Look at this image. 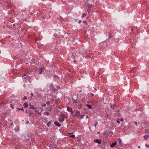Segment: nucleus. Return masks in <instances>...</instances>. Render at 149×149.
I'll return each instance as SVG.
<instances>
[{"label":"nucleus","instance_id":"nucleus-43","mask_svg":"<svg viewBox=\"0 0 149 149\" xmlns=\"http://www.w3.org/2000/svg\"><path fill=\"white\" fill-rule=\"evenodd\" d=\"M84 98H82L81 99V101H83L84 100Z\"/></svg>","mask_w":149,"mask_h":149},{"label":"nucleus","instance_id":"nucleus-49","mask_svg":"<svg viewBox=\"0 0 149 149\" xmlns=\"http://www.w3.org/2000/svg\"><path fill=\"white\" fill-rule=\"evenodd\" d=\"M13 25L14 26H15V24H13Z\"/></svg>","mask_w":149,"mask_h":149},{"label":"nucleus","instance_id":"nucleus-38","mask_svg":"<svg viewBox=\"0 0 149 149\" xmlns=\"http://www.w3.org/2000/svg\"><path fill=\"white\" fill-rule=\"evenodd\" d=\"M97 122L94 125V126L95 127H96V125H97Z\"/></svg>","mask_w":149,"mask_h":149},{"label":"nucleus","instance_id":"nucleus-5","mask_svg":"<svg viewBox=\"0 0 149 149\" xmlns=\"http://www.w3.org/2000/svg\"><path fill=\"white\" fill-rule=\"evenodd\" d=\"M94 142L96 143H98L99 144H100L101 143V140H99L98 139H94Z\"/></svg>","mask_w":149,"mask_h":149},{"label":"nucleus","instance_id":"nucleus-13","mask_svg":"<svg viewBox=\"0 0 149 149\" xmlns=\"http://www.w3.org/2000/svg\"><path fill=\"white\" fill-rule=\"evenodd\" d=\"M24 106L25 108H27L28 107V105L26 102H25L24 104Z\"/></svg>","mask_w":149,"mask_h":149},{"label":"nucleus","instance_id":"nucleus-19","mask_svg":"<svg viewBox=\"0 0 149 149\" xmlns=\"http://www.w3.org/2000/svg\"><path fill=\"white\" fill-rule=\"evenodd\" d=\"M82 104H80L79 105V106H78V109H81V108H82Z\"/></svg>","mask_w":149,"mask_h":149},{"label":"nucleus","instance_id":"nucleus-24","mask_svg":"<svg viewBox=\"0 0 149 149\" xmlns=\"http://www.w3.org/2000/svg\"><path fill=\"white\" fill-rule=\"evenodd\" d=\"M109 34V38H108V39H109L110 38H111L112 36H111V33H110Z\"/></svg>","mask_w":149,"mask_h":149},{"label":"nucleus","instance_id":"nucleus-10","mask_svg":"<svg viewBox=\"0 0 149 149\" xmlns=\"http://www.w3.org/2000/svg\"><path fill=\"white\" fill-rule=\"evenodd\" d=\"M87 53V52L86 51H85V53H82V55L83 56H84L85 57V58H86V57H88V58H90V56H84V54H86Z\"/></svg>","mask_w":149,"mask_h":149},{"label":"nucleus","instance_id":"nucleus-39","mask_svg":"<svg viewBox=\"0 0 149 149\" xmlns=\"http://www.w3.org/2000/svg\"><path fill=\"white\" fill-rule=\"evenodd\" d=\"M88 13H91V11H90V10H88Z\"/></svg>","mask_w":149,"mask_h":149},{"label":"nucleus","instance_id":"nucleus-15","mask_svg":"<svg viewBox=\"0 0 149 149\" xmlns=\"http://www.w3.org/2000/svg\"><path fill=\"white\" fill-rule=\"evenodd\" d=\"M86 106L88 107V108L90 109H92V107L89 104H87Z\"/></svg>","mask_w":149,"mask_h":149},{"label":"nucleus","instance_id":"nucleus-50","mask_svg":"<svg viewBox=\"0 0 149 149\" xmlns=\"http://www.w3.org/2000/svg\"><path fill=\"white\" fill-rule=\"evenodd\" d=\"M94 89H95V90H96V91H97V89H95V88Z\"/></svg>","mask_w":149,"mask_h":149},{"label":"nucleus","instance_id":"nucleus-25","mask_svg":"<svg viewBox=\"0 0 149 149\" xmlns=\"http://www.w3.org/2000/svg\"><path fill=\"white\" fill-rule=\"evenodd\" d=\"M70 137H71L74 138L75 137V135H74V134H72L70 136Z\"/></svg>","mask_w":149,"mask_h":149},{"label":"nucleus","instance_id":"nucleus-32","mask_svg":"<svg viewBox=\"0 0 149 149\" xmlns=\"http://www.w3.org/2000/svg\"><path fill=\"white\" fill-rule=\"evenodd\" d=\"M102 53L101 52H99L98 53V55H101Z\"/></svg>","mask_w":149,"mask_h":149},{"label":"nucleus","instance_id":"nucleus-27","mask_svg":"<svg viewBox=\"0 0 149 149\" xmlns=\"http://www.w3.org/2000/svg\"><path fill=\"white\" fill-rule=\"evenodd\" d=\"M46 103L47 105H49L50 104V102L49 101L46 102Z\"/></svg>","mask_w":149,"mask_h":149},{"label":"nucleus","instance_id":"nucleus-26","mask_svg":"<svg viewBox=\"0 0 149 149\" xmlns=\"http://www.w3.org/2000/svg\"><path fill=\"white\" fill-rule=\"evenodd\" d=\"M145 146L147 148H149V145L148 144H146L145 145Z\"/></svg>","mask_w":149,"mask_h":149},{"label":"nucleus","instance_id":"nucleus-22","mask_svg":"<svg viewBox=\"0 0 149 149\" xmlns=\"http://www.w3.org/2000/svg\"><path fill=\"white\" fill-rule=\"evenodd\" d=\"M86 15V14L85 13H84L82 15V17H85Z\"/></svg>","mask_w":149,"mask_h":149},{"label":"nucleus","instance_id":"nucleus-3","mask_svg":"<svg viewBox=\"0 0 149 149\" xmlns=\"http://www.w3.org/2000/svg\"><path fill=\"white\" fill-rule=\"evenodd\" d=\"M65 118H67L66 116L63 114H61L60 116L59 120L61 122H62L64 121Z\"/></svg>","mask_w":149,"mask_h":149},{"label":"nucleus","instance_id":"nucleus-33","mask_svg":"<svg viewBox=\"0 0 149 149\" xmlns=\"http://www.w3.org/2000/svg\"><path fill=\"white\" fill-rule=\"evenodd\" d=\"M42 107H45L46 106V104H44L42 105Z\"/></svg>","mask_w":149,"mask_h":149},{"label":"nucleus","instance_id":"nucleus-41","mask_svg":"<svg viewBox=\"0 0 149 149\" xmlns=\"http://www.w3.org/2000/svg\"><path fill=\"white\" fill-rule=\"evenodd\" d=\"M29 121H27L26 122V124H29Z\"/></svg>","mask_w":149,"mask_h":149},{"label":"nucleus","instance_id":"nucleus-42","mask_svg":"<svg viewBox=\"0 0 149 149\" xmlns=\"http://www.w3.org/2000/svg\"><path fill=\"white\" fill-rule=\"evenodd\" d=\"M91 94L93 96L94 95V94L93 93H91Z\"/></svg>","mask_w":149,"mask_h":149},{"label":"nucleus","instance_id":"nucleus-8","mask_svg":"<svg viewBox=\"0 0 149 149\" xmlns=\"http://www.w3.org/2000/svg\"><path fill=\"white\" fill-rule=\"evenodd\" d=\"M116 142H114L111 144L110 147L111 148H113L116 145Z\"/></svg>","mask_w":149,"mask_h":149},{"label":"nucleus","instance_id":"nucleus-14","mask_svg":"<svg viewBox=\"0 0 149 149\" xmlns=\"http://www.w3.org/2000/svg\"><path fill=\"white\" fill-rule=\"evenodd\" d=\"M74 111L76 113V114L77 115V116L80 115V112L79 111L77 110H75Z\"/></svg>","mask_w":149,"mask_h":149},{"label":"nucleus","instance_id":"nucleus-48","mask_svg":"<svg viewBox=\"0 0 149 149\" xmlns=\"http://www.w3.org/2000/svg\"><path fill=\"white\" fill-rule=\"evenodd\" d=\"M74 62H76V60H74Z\"/></svg>","mask_w":149,"mask_h":149},{"label":"nucleus","instance_id":"nucleus-2","mask_svg":"<svg viewBox=\"0 0 149 149\" xmlns=\"http://www.w3.org/2000/svg\"><path fill=\"white\" fill-rule=\"evenodd\" d=\"M74 96H75L72 97V101L73 103H79L80 102V101L78 99V95L75 94Z\"/></svg>","mask_w":149,"mask_h":149},{"label":"nucleus","instance_id":"nucleus-36","mask_svg":"<svg viewBox=\"0 0 149 149\" xmlns=\"http://www.w3.org/2000/svg\"><path fill=\"white\" fill-rule=\"evenodd\" d=\"M118 123H120V121H119V120H117L116 121Z\"/></svg>","mask_w":149,"mask_h":149},{"label":"nucleus","instance_id":"nucleus-52","mask_svg":"<svg viewBox=\"0 0 149 149\" xmlns=\"http://www.w3.org/2000/svg\"><path fill=\"white\" fill-rule=\"evenodd\" d=\"M11 124H13V123H12Z\"/></svg>","mask_w":149,"mask_h":149},{"label":"nucleus","instance_id":"nucleus-34","mask_svg":"<svg viewBox=\"0 0 149 149\" xmlns=\"http://www.w3.org/2000/svg\"><path fill=\"white\" fill-rule=\"evenodd\" d=\"M134 123L135 124V125H136V126H137L138 125L136 122L134 121Z\"/></svg>","mask_w":149,"mask_h":149},{"label":"nucleus","instance_id":"nucleus-51","mask_svg":"<svg viewBox=\"0 0 149 149\" xmlns=\"http://www.w3.org/2000/svg\"><path fill=\"white\" fill-rule=\"evenodd\" d=\"M26 113H27V111H26Z\"/></svg>","mask_w":149,"mask_h":149},{"label":"nucleus","instance_id":"nucleus-29","mask_svg":"<svg viewBox=\"0 0 149 149\" xmlns=\"http://www.w3.org/2000/svg\"><path fill=\"white\" fill-rule=\"evenodd\" d=\"M31 99H32V97L33 96V93H31Z\"/></svg>","mask_w":149,"mask_h":149},{"label":"nucleus","instance_id":"nucleus-47","mask_svg":"<svg viewBox=\"0 0 149 149\" xmlns=\"http://www.w3.org/2000/svg\"><path fill=\"white\" fill-rule=\"evenodd\" d=\"M31 115V113H30L29 114V116H30Z\"/></svg>","mask_w":149,"mask_h":149},{"label":"nucleus","instance_id":"nucleus-18","mask_svg":"<svg viewBox=\"0 0 149 149\" xmlns=\"http://www.w3.org/2000/svg\"><path fill=\"white\" fill-rule=\"evenodd\" d=\"M118 141H119V143L120 144L121 143V142H122V140H121V139H120V138H118Z\"/></svg>","mask_w":149,"mask_h":149},{"label":"nucleus","instance_id":"nucleus-20","mask_svg":"<svg viewBox=\"0 0 149 149\" xmlns=\"http://www.w3.org/2000/svg\"><path fill=\"white\" fill-rule=\"evenodd\" d=\"M51 122H48L47 124V126L49 127L50 126V125L51 124Z\"/></svg>","mask_w":149,"mask_h":149},{"label":"nucleus","instance_id":"nucleus-11","mask_svg":"<svg viewBox=\"0 0 149 149\" xmlns=\"http://www.w3.org/2000/svg\"><path fill=\"white\" fill-rule=\"evenodd\" d=\"M143 137L145 140L149 138V135H145L143 136Z\"/></svg>","mask_w":149,"mask_h":149},{"label":"nucleus","instance_id":"nucleus-46","mask_svg":"<svg viewBox=\"0 0 149 149\" xmlns=\"http://www.w3.org/2000/svg\"><path fill=\"white\" fill-rule=\"evenodd\" d=\"M25 86H26L25 84H24V87H25Z\"/></svg>","mask_w":149,"mask_h":149},{"label":"nucleus","instance_id":"nucleus-9","mask_svg":"<svg viewBox=\"0 0 149 149\" xmlns=\"http://www.w3.org/2000/svg\"><path fill=\"white\" fill-rule=\"evenodd\" d=\"M44 69L43 68H41L38 71V74H41L42 73V70Z\"/></svg>","mask_w":149,"mask_h":149},{"label":"nucleus","instance_id":"nucleus-37","mask_svg":"<svg viewBox=\"0 0 149 149\" xmlns=\"http://www.w3.org/2000/svg\"><path fill=\"white\" fill-rule=\"evenodd\" d=\"M42 18V20L44 19H45V17L44 16L41 17Z\"/></svg>","mask_w":149,"mask_h":149},{"label":"nucleus","instance_id":"nucleus-44","mask_svg":"<svg viewBox=\"0 0 149 149\" xmlns=\"http://www.w3.org/2000/svg\"><path fill=\"white\" fill-rule=\"evenodd\" d=\"M138 148H140V146H138Z\"/></svg>","mask_w":149,"mask_h":149},{"label":"nucleus","instance_id":"nucleus-30","mask_svg":"<svg viewBox=\"0 0 149 149\" xmlns=\"http://www.w3.org/2000/svg\"><path fill=\"white\" fill-rule=\"evenodd\" d=\"M83 22L85 23L86 24H87V23L86 22V21H83Z\"/></svg>","mask_w":149,"mask_h":149},{"label":"nucleus","instance_id":"nucleus-6","mask_svg":"<svg viewBox=\"0 0 149 149\" xmlns=\"http://www.w3.org/2000/svg\"><path fill=\"white\" fill-rule=\"evenodd\" d=\"M29 106L30 107V109H31L33 110L36 109V108H35V107H34L33 105H31V104H30Z\"/></svg>","mask_w":149,"mask_h":149},{"label":"nucleus","instance_id":"nucleus-21","mask_svg":"<svg viewBox=\"0 0 149 149\" xmlns=\"http://www.w3.org/2000/svg\"><path fill=\"white\" fill-rule=\"evenodd\" d=\"M10 107L13 109H14V105H13L12 104H10Z\"/></svg>","mask_w":149,"mask_h":149},{"label":"nucleus","instance_id":"nucleus-7","mask_svg":"<svg viewBox=\"0 0 149 149\" xmlns=\"http://www.w3.org/2000/svg\"><path fill=\"white\" fill-rule=\"evenodd\" d=\"M54 124L55 125L57 126L58 127H60L61 126V125L57 121H56L54 122Z\"/></svg>","mask_w":149,"mask_h":149},{"label":"nucleus","instance_id":"nucleus-12","mask_svg":"<svg viewBox=\"0 0 149 149\" xmlns=\"http://www.w3.org/2000/svg\"><path fill=\"white\" fill-rule=\"evenodd\" d=\"M17 109L18 110H21L22 111H24V109L23 107H22L21 108H17Z\"/></svg>","mask_w":149,"mask_h":149},{"label":"nucleus","instance_id":"nucleus-40","mask_svg":"<svg viewBox=\"0 0 149 149\" xmlns=\"http://www.w3.org/2000/svg\"><path fill=\"white\" fill-rule=\"evenodd\" d=\"M123 118H121V119H120L121 121H123Z\"/></svg>","mask_w":149,"mask_h":149},{"label":"nucleus","instance_id":"nucleus-45","mask_svg":"<svg viewBox=\"0 0 149 149\" xmlns=\"http://www.w3.org/2000/svg\"><path fill=\"white\" fill-rule=\"evenodd\" d=\"M79 92H81V90H80L79 91Z\"/></svg>","mask_w":149,"mask_h":149},{"label":"nucleus","instance_id":"nucleus-31","mask_svg":"<svg viewBox=\"0 0 149 149\" xmlns=\"http://www.w3.org/2000/svg\"><path fill=\"white\" fill-rule=\"evenodd\" d=\"M81 22V20H79L78 21V23L80 24Z\"/></svg>","mask_w":149,"mask_h":149},{"label":"nucleus","instance_id":"nucleus-35","mask_svg":"<svg viewBox=\"0 0 149 149\" xmlns=\"http://www.w3.org/2000/svg\"><path fill=\"white\" fill-rule=\"evenodd\" d=\"M111 108H112V109H113L114 108V106L113 105V106L112 105H111Z\"/></svg>","mask_w":149,"mask_h":149},{"label":"nucleus","instance_id":"nucleus-16","mask_svg":"<svg viewBox=\"0 0 149 149\" xmlns=\"http://www.w3.org/2000/svg\"><path fill=\"white\" fill-rule=\"evenodd\" d=\"M44 113H45V114L46 115H50V113L49 112H47V111L45 112Z\"/></svg>","mask_w":149,"mask_h":149},{"label":"nucleus","instance_id":"nucleus-17","mask_svg":"<svg viewBox=\"0 0 149 149\" xmlns=\"http://www.w3.org/2000/svg\"><path fill=\"white\" fill-rule=\"evenodd\" d=\"M79 116H80V117L81 118H83L84 116H85V115L84 114V115H82V114H80V115H79Z\"/></svg>","mask_w":149,"mask_h":149},{"label":"nucleus","instance_id":"nucleus-28","mask_svg":"<svg viewBox=\"0 0 149 149\" xmlns=\"http://www.w3.org/2000/svg\"><path fill=\"white\" fill-rule=\"evenodd\" d=\"M27 98V97L26 96H24V97H23V100H26V99Z\"/></svg>","mask_w":149,"mask_h":149},{"label":"nucleus","instance_id":"nucleus-23","mask_svg":"<svg viewBox=\"0 0 149 149\" xmlns=\"http://www.w3.org/2000/svg\"><path fill=\"white\" fill-rule=\"evenodd\" d=\"M75 55H76V54H73L72 55V58H74L75 56Z\"/></svg>","mask_w":149,"mask_h":149},{"label":"nucleus","instance_id":"nucleus-4","mask_svg":"<svg viewBox=\"0 0 149 149\" xmlns=\"http://www.w3.org/2000/svg\"><path fill=\"white\" fill-rule=\"evenodd\" d=\"M67 110L69 112L71 113V114L73 115V112L72 110V108H70L68 106L67 108Z\"/></svg>","mask_w":149,"mask_h":149},{"label":"nucleus","instance_id":"nucleus-53","mask_svg":"<svg viewBox=\"0 0 149 149\" xmlns=\"http://www.w3.org/2000/svg\"><path fill=\"white\" fill-rule=\"evenodd\" d=\"M91 58V59H93V58Z\"/></svg>","mask_w":149,"mask_h":149},{"label":"nucleus","instance_id":"nucleus-1","mask_svg":"<svg viewBox=\"0 0 149 149\" xmlns=\"http://www.w3.org/2000/svg\"><path fill=\"white\" fill-rule=\"evenodd\" d=\"M22 78L24 79L23 81L26 82L28 81L29 83L31 82V78L29 76H26V74H25L23 76Z\"/></svg>","mask_w":149,"mask_h":149}]
</instances>
